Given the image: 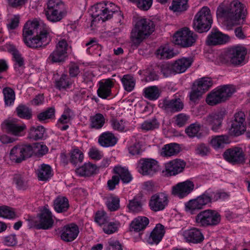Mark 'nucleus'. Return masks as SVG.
Masks as SVG:
<instances>
[{
    "instance_id": "1",
    "label": "nucleus",
    "mask_w": 250,
    "mask_h": 250,
    "mask_svg": "<svg viewBox=\"0 0 250 250\" xmlns=\"http://www.w3.org/2000/svg\"><path fill=\"white\" fill-rule=\"evenodd\" d=\"M218 18H223L226 21L233 25L240 23L247 15V10L245 5L238 0H234L229 4L225 2L221 3L216 11Z\"/></svg>"
},
{
    "instance_id": "2",
    "label": "nucleus",
    "mask_w": 250,
    "mask_h": 250,
    "mask_svg": "<svg viewBox=\"0 0 250 250\" xmlns=\"http://www.w3.org/2000/svg\"><path fill=\"white\" fill-rule=\"evenodd\" d=\"M93 22L101 20L103 22L110 19L113 14L117 18V22L121 24L123 23L124 17L120 8L113 3L100 2L93 8Z\"/></svg>"
},
{
    "instance_id": "3",
    "label": "nucleus",
    "mask_w": 250,
    "mask_h": 250,
    "mask_svg": "<svg viewBox=\"0 0 250 250\" xmlns=\"http://www.w3.org/2000/svg\"><path fill=\"white\" fill-rule=\"evenodd\" d=\"M226 196L227 194L225 193L214 192L208 189L201 195L186 203L185 204L186 210L191 214H194L211 202L216 201Z\"/></svg>"
},
{
    "instance_id": "4",
    "label": "nucleus",
    "mask_w": 250,
    "mask_h": 250,
    "mask_svg": "<svg viewBox=\"0 0 250 250\" xmlns=\"http://www.w3.org/2000/svg\"><path fill=\"white\" fill-rule=\"evenodd\" d=\"M155 25L152 21L148 19L142 18L138 20L132 29L130 39L132 43L139 45L145 39L154 31Z\"/></svg>"
},
{
    "instance_id": "5",
    "label": "nucleus",
    "mask_w": 250,
    "mask_h": 250,
    "mask_svg": "<svg viewBox=\"0 0 250 250\" xmlns=\"http://www.w3.org/2000/svg\"><path fill=\"white\" fill-rule=\"evenodd\" d=\"M235 92V87L233 85L226 84L219 86L208 95L206 102L210 105H215L225 102Z\"/></svg>"
},
{
    "instance_id": "6",
    "label": "nucleus",
    "mask_w": 250,
    "mask_h": 250,
    "mask_svg": "<svg viewBox=\"0 0 250 250\" xmlns=\"http://www.w3.org/2000/svg\"><path fill=\"white\" fill-rule=\"evenodd\" d=\"M212 23L210 11L207 6L202 7L195 15L193 21L194 29L199 33L207 32Z\"/></svg>"
},
{
    "instance_id": "7",
    "label": "nucleus",
    "mask_w": 250,
    "mask_h": 250,
    "mask_svg": "<svg viewBox=\"0 0 250 250\" xmlns=\"http://www.w3.org/2000/svg\"><path fill=\"white\" fill-rule=\"evenodd\" d=\"M195 221L200 227L214 226L220 222L221 215L216 210L208 209L199 212L196 216Z\"/></svg>"
},
{
    "instance_id": "8",
    "label": "nucleus",
    "mask_w": 250,
    "mask_h": 250,
    "mask_svg": "<svg viewBox=\"0 0 250 250\" xmlns=\"http://www.w3.org/2000/svg\"><path fill=\"white\" fill-rule=\"evenodd\" d=\"M38 216L39 220H29V225L31 228L37 229H49L52 228L54 222L53 215L46 207H44Z\"/></svg>"
},
{
    "instance_id": "9",
    "label": "nucleus",
    "mask_w": 250,
    "mask_h": 250,
    "mask_svg": "<svg viewBox=\"0 0 250 250\" xmlns=\"http://www.w3.org/2000/svg\"><path fill=\"white\" fill-rule=\"evenodd\" d=\"M113 172L115 174L113 175L111 179H109L107 183V188L109 190H113L118 185L120 179L125 184L129 183L132 180V177L127 168L117 166L114 167Z\"/></svg>"
},
{
    "instance_id": "10",
    "label": "nucleus",
    "mask_w": 250,
    "mask_h": 250,
    "mask_svg": "<svg viewBox=\"0 0 250 250\" xmlns=\"http://www.w3.org/2000/svg\"><path fill=\"white\" fill-rule=\"evenodd\" d=\"M197 38V35L187 27L178 31L173 36L175 43L183 47L192 46L195 42Z\"/></svg>"
},
{
    "instance_id": "11",
    "label": "nucleus",
    "mask_w": 250,
    "mask_h": 250,
    "mask_svg": "<svg viewBox=\"0 0 250 250\" xmlns=\"http://www.w3.org/2000/svg\"><path fill=\"white\" fill-rule=\"evenodd\" d=\"M226 115L225 109H220L209 113L204 118L205 125L210 126L214 132H218L222 126L223 121Z\"/></svg>"
},
{
    "instance_id": "12",
    "label": "nucleus",
    "mask_w": 250,
    "mask_h": 250,
    "mask_svg": "<svg viewBox=\"0 0 250 250\" xmlns=\"http://www.w3.org/2000/svg\"><path fill=\"white\" fill-rule=\"evenodd\" d=\"M68 43L66 40L62 39L58 42L55 49L49 55L47 61L51 63H60L64 62L67 57Z\"/></svg>"
},
{
    "instance_id": "13",
    "label": "nucleus",
    "mask_w": 250,
    "mask_h": 250,
    "mask_svg": "<svg viewBox=\"0 0 250 250\" xmlns=\"http://www.w3.org/2000/svg\"><path fill=\"white\" fill-rule=\"evenodd\" d=\"M50 30L44 32L41 31L31 39L28 38L23 39L24 42L29 47L36 48L44 47L51 41Z\"/></svg>"
},
{
    "instance_id": "14",
    "label": "nucleus",
    "mask_w": 250,
    "mask_h": 250,
    "mask_svg": "<svg viewBox=\"0 0 250 250\" xmlns=\"http://www.w3.org/2000/svg\"><path fill=\"white\" fill-rule=\"evenodd\" d=\"M32 155V150L31 145H17L11 150L9 158L12 162L19 163Z\"/></svg>"
},
{
    "instance_id": "15",
    "label": "nucleus",
    "mask_w": 250,
    "mask_h": 250,
    "mask_svg": "<svg viewBox=\"0 0 250 250\" xmlns=\"http://www.w3.org/2000/svg\"><path fill=\"white\" fill-rule=\"evenodd\" d=\"M50 30L49 27L42 21L37 20L28 21L24 25L22 31L23 39L32 36L35 33H40Z\"/></svg>"
},
{
    "instance_id": "16",
    "label": "nucleus",
    "mask_w": 250,
    "mask_h": 250,
    "mask_svg": "<svg viewBox=\"0 0 250 250\" xmlns=\"http://www.w3.org/2000/svg\"><path fill=\"white\" fill-rule=\"evenodd\" d=\"M247 52L246 48L241 46H236L230 48L228 55L230 62L235 66L244 64Z\"/></svg>"
},
{
    "instance_id": "17",
    "label": "nucleus",
    "mask_w": 250,
    "mask_h": 250,
    "mask_svg": "<svg viewBox=\"0 0 250 250\" xmlns=\"http://www.w3.org/2000/svg\"><path fill=\"white\" fill-rule=\"evenodd\" d=\"M137 168L143 175H153L158 170V162L153 159L142 158L138 162Z\"/></svg>"
},
{
    "instance_id": "18",
    "label": "nucleus",
    "mask_w": 250,
    "mask_h": 250,
    "mask_svg": "<svg viewBox=\"0 0 250 250\" xmlns=\"http://www.w3.org/2000/svg\"><path fill=\"white\" fill-rule=\"evenodd\" d=\"M223 157L227 161L233 165L243 164L245 161V154L240 147L228 149L224 153Z\"/></svg>"
},
{
    "instance_id": "19",
    "label": "nucleus",
    "mask_w": 250,
    "mask_h": 250,
    "mask_svg": "<svg viewBox=\"0 0 250 250\" xmlns=\"http://www.w3.org/2000/svg\"><path fill=\"white\" fill-rule=\"evenodd\" d=\"M186 165L184 160L176 159L165 163L163 172L167 176H175L183 171Z\"/></svg>"
},
{
    "instance_id": "20",
    "label": "nucleus",
    "mask_w": 250,
    "mask_h": 250,
    "mask_svg": "<svg viewBox=\"0 0 250 250\" xmlns=\"http://www.w3.org/2000/svg\"><path fill=\"white\" fill-rule=\"evenodd\" d=\"M168 202L167 194L159 192L153 195L149 200L150 208L155 212L163 210L167 206Z\"/></svg>"
},
{
    "instance_id": "21",
    "label": "nucleus",
    "mask_w": 250,
    "mask_h": 250,
    "mask_svg": "<svg viewBox=\"0 0 250 250\" xmlns=\"http://www.w3.org/2000/svg\"><path fill=\"white\" fill-rule=\"evenodd\" d=\"M194 188V184L190 180L178 183L172 188V194L179 198H183L190 193Z\"/></svg>"
},
{
    "instance_id": "22",
    "label": "nucleus",
    "mask_w": 250,
    "mask_h": 250,
    "mask_svg": "<svg viewBox=\"0 0 250 250\" xmlns=\"http://www.w3.org/2000/svg\"><path fill=\"white\" fill-rule=\"evenodd\" d=\"M79 232V227L76 224L70 223L61 228L60 237L64 242H70L76 239Z\"/></svg>"
},
{
    "instance_id": "23",
    "label": "nucleus",
    "mask_w": 250,
    "mask_h": 250,
    "mask_svg": "<svg viewBox=\"0 0 250 250\" xmlns=\"http://www.w3.org/2000/svg\"><path fill=\"white\" fill-rule=\"evenodd\" d=\"M3 125L6 131L15 136H21L26 128L24 124H20L17 119H11L5 121Z\"/></svg>"
},
{
    "instance_id": "24",
    "label": "nucleus",
    "mask_w": 250,
    "mask_h": 250,
    "mask_svg": "<svg viewBox=\"0 0 250 250\" xmlns=\"http://www.w3.org/2000/svg\"><path fill=\"white\" fill-rule=\"evenodd\" d=\"M159 105L166 112L172 113L181 111L184 106V103L179 98L164 99Z\"/></svg>"
},
{
    "instance_id": "25",
    "label": "nucleus",
    "mask_w": 250,
    "mask_h": 250,
    "mask_svg": "<svg viewBox=\"0 0 250 250\" xmlns=\"http://www.w3.org/2000/svg\"><path fill=\"white\" fill-rule=\"evenodd\" d=\"M183 236L187 242L193 244L200 243L204 239V235L201 229L196 228L185 230Z\"/></svg>"
},
{
    "instance_id": "26",
    "label": "nucleus",
    "mask_w": 250,
    "mask_h": 250,
    "mask_svg": "<svg viewBox=\"0 0 250 250\" xmlns=\"http://www.w3.org/2000/svg\"><path fill=\"white\" fill-rule=\"evenodd\" d=\"M114 83L115 81L112 79H103L99 81V86L97 90L98 95L103 99H105L109 96Z\"/></svg>"
},
{
    "instance_id": "27",
    "label": "nucleus",
    "mask_w": 250,
    "mask_h": 250,
    "mask_svg": "<svg viewBox=\"0 0 250 250\" xmlns=\"http://www.w3.org/2000/svg\"><path fill=\"white\" fill-rule=\"evenodd\" d=\"M228 40L227 35L222 34L216 29H213L208 35L207 42L210 45H216L226 43Z\"/></svg>"
},
{
    "instance_id": "28",
    "label": "nucleus",
    "mask_w": 250,
    "mask_h": 250,
    "mask_svg": "<svg viewBox=\"0 0 250 250\" xmlns=\"http://www.w3.org/2000/svg\"><path fill=\"white\" fill-rule=\"evenodd\" d=\"M118 139L115 135L110 131L102 133L99 137L98 143L100 145L104 147H111L117 143Z\"/></svg>"
},
{
    "instance_id": "29",
    "label": "nucleus",
    "mask_w": 250,
    "mask_h": 250,
    "mask_svg": "<svg viewBox=\"0 0 250 250\" xmlns=\"http://www.w3.org/2000/svg\"><path fill=\"white\" fill-rule=\"evenodd\" d=\"M165 231L164 226L160 224L156 225L147 239L148 243L153 245L158 244L162 239Z\"/></svg>"
},
{
    "instance_id": "30",
    "label": "nucleus",
    "mask_w": 250,
    "mask_h": 250,
    "mask_svg": "<svg viewBox=\"0 0 250 250\" xmlns=\"http://www.w3.org/2000/svg\"><path fill=\"white\" fill-rule=\"evenodd\" d=\"M193 60L191 58H182L175 61L172 64V68L175 73H182L189 68Z\"/></svg>"
},
{
    "instance_id": "31",
    "label": "nucleus",
    "mask_w": 250,
    "mask_h": 250,
    "mask_svg": "<svg viewBox=\"0 0 250 250\" xmlns=\"http://www.w3.org/2000/svg\"><path fill=\"white\" fill-rule=\"evenodd\" d=\"M105 122V119L103 114L96 113L90 116L89 119V127L94 130H99L104 125Z\"/></svg>"
},
{
    "instance_id": "32",
    "label": "nucleus",
    "mask_w": 250,
    "mask_h": 250,
    "mask_svg": "<svg viewBox=\"0 0 250 250\" xmlns=\"http://www.w3.org/2000/svg\"><path fill=\"white\" fill-rule=\"evenodd\" d=\"M149 222V219L145 216H138L132 221L130 224V230L139 232L146 229Z\"/></svg>"
},
{
    "instance_id": "33",
    "label": "nucleus",
    "mask_w": 250,
    "mask_h": 250,
    "mask_svg": "<svg viewBox=\"0 0 250 250\" xmlns=\"http://www.w3.org/2000/svg\"><path fill=\"white\" fill-rule=\"evenodd\" d=\"M230 143L228 135H221L213 136L210 141V144L215 149L223 148L225 145Z\"/></svg>"
},
{
    "instance_id": "34",
    "label": "nucleus",
    "mask_w": 250,
    "mask_h": 250,
    "mask_svg": "<svg viewBox=\"0 0 250 250\" xmlns=\"http://www.w3.org/2000/svg\"><path fill=\"white\" fill-rule=\"evenodd\" d=\"M37 174L39 180L46 181L52 176L53 172L50 166L43 164L38 168Z\"/></svg>"
},
{
    "instance_id": "35",
    "label": "nucleus",
    "mask_w": 250,
    "mask_h": 250,
    "mask_svg": "<svg viewBox=\"0 0 250 250\" xmlns=\"http://www.w3.org/2000/svg\"><path fill=\"white\" fill-rule=\"evenodd\" d=\"M97 166L91 163H85L82 167L76 169L77 173L81 176H90L95 173Z\"/></svg>"
},
{
    "instance_id": "36",
    "label": "nucleus",
    "mask_w": 250,
    "mask_h": 250,
    "mask_svg": "<svg viewBox=\"0 0 250 250\" xmlns=\"http://www.w3.org/2000/svg\"><path fill=\"white\" fill-rule=\"evenodd\" d=\"M177 53L168 45H162L156 50L157 57L161 59H169L176 55Z\"/></svg>"
},
{
    "instance_id": "37",
    "label": "nucleus",
    "mask_w": 250,
    "mask_h": 250,
    "mask_svg": "<svg viewBox=\"0 0 250 250\" xmlns=\"http://www.w3.org/2000/svg\"><path fill=\"white\" fill-rule=\"evenodd\" d=\"M180 151L179 145L171 143L165 145L161 150V155L163 157H171L177 154Z\"/></svg>"
},
{
    "instance_id": "38",
    "label": "nucleus",
    "mask_w": 250,
    "mask_h": 250,
    "mask_svg": "<svg viewBox=\"0 0 250 250\" xmlns=\"http://www.w3.org/2000/svg\"><path fill=\"white\" fill-rule=\"evenodd\" d=\"M54 207L57 212L67 211L69 207L68 199L64 196H59L54 201Z\"/></svg>"
},
{
    "instance_id": "39",
    "label": "nucleus",
    "mask_w": 250,
    "mask_h": 250,
    "mask_svg": "<svg viewBox=\"0 0 250 250\" xmlns=\"http://www.w3.org/2000/svg\"><path fill=\"white\" fill-rule=\"evenodd\" d=\"M109 123L112 128L114 130L124 132L128 129L127 123L123 119L119 120L113 117L110 120Z\"/></svg>"
},
{
    "instance_id": "40",
    "label": "nucleus",
    "mask_w": 250,
    "mask_h": 250,
    "mask_svg": "<svg viewBox=\"0 0 250 250\" xmlns=\"http://www.w3.org/2000/svg\"><path fill=\"white\" fill-rule=\"evenodd\" d=\"M71 83L70 79L65 74H62L59 79L55 81V86L60 90L69 88Z\"/></svg>"
},
{
    "instance_id": "41",
    "label": "nucleus",
    "mask_w": 250,
    "mask_h": 250,
    "mask_svg": "<svg viewBox=\"0 0 250 250\" xmlns=\"http://www.w3.org/2000/svg\"><path fill=\"white\" fill-rule=\"evenodd\" d=\"M121 82L125 91L130 92L134 89L136 81L133 76L125 75L121 79Z\"/></svg>"
},
{
    "instance_id": "42",
    "label": "nucleus",
    "mask_w": 250,
    "mask_h": 250,
    "mask_svg": "<svg viewBox=\"0 0 250 250\" xmlns=\"http://www.w3.org/2000/svg\"><path fill=\"white\" fill-rule=\"evenodd\" d=\"M45 14L47 19L52 22L60 21L65 15L64 11L57 12L56 10H45Z\"/></svg>"
},
{
    "instance_id": "43",
    "label": "nucleus",
    "mask_w": 250,
    "mask_h": 250,
    "mask_svg": "<svg viewBox=\"0 0 250 250\" xmlns=\"http://www.w3.org/2000/svg\"><path fill=\"white\" fill-rule=\"evenodd\" d=\"M160 94V90L156 86H149L144 89V97L149 100H157Z\"/></svg>"
},
{
    "instance_id": "44",
    "label": "nucleus",
    "mask_w": 250,
    "mask_h": 250,
    "mask_svg": "<svg viewBox=\"0 0 250 250\" xmlns=\"http://www.w3.org/2000/svg\"><path fill=\"white\" fill-rule=\"evenodd\" d=\"M70 161L74 165L83 162L84 155L82 150L77 147H74L70 153Z\"/></svg>"
},
{
    "instance_id": "45",
    "label": "nucleus",
    "mask_w": 250,
    "mask_h": 250,
    "mask_svg": "<svg viewBox=\"0 0 250 250\" xmlns=\"http://www.w3.org/2000/svg\"><path fill=\"white\" fill-rule=\"evenodd\" d=\"M105 205L110 211H115L120 208V198L115 195H110L106 198Z\"/></svg>"
},
{
    "instance_id": "46",
    "label": "nucleus",
    "mask_w": 250,
    "mask_h": 250,
    "mask_svg": "<svg viewBox=\"0 0 250 250\" xmlns=\"http://www.w3.org/2000/svg\"><path fill=\"white\" fill-rule=\"evenodd\" d=\"M55 109L54 107H50L39 113L37 117L40 122L45 123L46 121L53 119L55 117Z\"/></svg>"
},
{
    "instance_id": "47",
    "label": "nucleus",
    "mask_w": 250,
    "mask_h": 250,
    "mask_svg": "<svg viewBox=\"0 0 250 250\" xmlns=\"http://www.w3.org/2000/svg\"><path fill=\"white\" fill-rule=\"evenodd\" d=\"M160 123L157 119L154 117L152 119L146 120L142 123L141 129L145 131L153 130L159 127Z\"/></svg>"
},
{
    "instance_id": "48",
    "label": "nucleus",
    "mask_w": 250,
    "mask_h": 250,
    "mask_svg": "<svg viewBox=\"0 0 250 250\" xmlns=\"http://www.w3.org/2000/svg\"><path fill=\"white\" fill-rule=\"evenodd\" d=\"M188 0H173L169 9L173 12H182L187 10Z\"/></svg>"
},
{
    "instance_id": "49",
    "label": "nucleus",
    "mask_w": 250,
    "mask_h": 250,
    "mask_svg": "<svg viewBox=\"0 0 250 250\" xmlns=\"http://www.w3.org/2000/svg\"><path fill=\"white\" fill-rule=\"evenodd\" d=\"M18 217L19 215L14 208L7 206L0 207V217L13 219Z\"/></svg>"
},
{
    "instance_id": "50",
    "label": "nucleus",
    "mask_w": 250,
    "mask_h": 250,
    "mask_svg": "<svg viewBox=\"0 0 250 250\" xmlns=\"http://www.w3.org/2000/svg\"><path fill=\"white\" fill-rule=\"evenodd\" d=\"M45 132L43 126H32L30 129L29 137L34 140L42 139Z\"/></svg>"
},
{
    "instance_id": "51",
    "label": "nucleus",
    "mask_w": 250,
    "mask_h": 250,
    "mask_svg": "<svg viewBox=\"0 0 250 250\" xmlns=\"http://www.w3.org/2000/svg\"><path fill=\"white\" fill-rule=\"evenodd\" d=\"M12 55L15 61L14 68L16 71H19V73H21L24 64L23 58L19 52L16 49L13 50Z\"/></svg>"
},
{
    "instance_id": "52",
    "label": "nucleus",
    "mask_w": 250,
    "mask_h": 250,
    "mask_svg": "<svg viewBox=\"0 0 250 250\" xmlns=\"http://www.w3.org/2000/svg\"><path fill=\"white\" fill-rule=\"evenodd\" d=\"M17 114L21 118L30 119L32 117V111L25 105L20 104L16 108Z\"/></svg>"
},
{
    "instance_id": "53",
    "label": "nucleus",
    "mask_w": 250,
    "mask_h": 250,
    "mask_svg": "<svg viewBox=\"0 0 250 250\" xmlns=\"http://www.w3.org/2000/svg\"><path fill=\"white\" fill-rule=\"evenodd\" d=\"M3 94L5 104L7 106L12 105L15 100V94L14 91L10 87H6L3 89Z\"/></svg>"
},
{
    "instance_id": "54",
    "label": "nucleus",
    "mask_w": 250,
    "mask_h": 250,
    "mask_svg": "<svg viewBox=\"0 0 250 250\" xmlns=\"http://www.w3.org/2000/svg\"><path fill=\"white\" fill-rule=\"evenodd\" d=\"M14 182L20 190H25L28 188L27 182L24 176L21 174H16L14 177Z\"/></svg>"
},
{
    "instance_id": "55",
    "label": "nucleus",
    "mask_w": 250,
    "mask_h": 250,
    "mask_svg": "<svg viewBox=\"0 0 250 250\" xmlns=\"http://www.w3.org/2000/svg\"><path fill=\"white\" fill-rule=\"evenodd\" d=\"M246 130L245 124L232 122L230 128L231 133L234 136H239Z\"/></svg>"
},
{
    "instance_id": "56",
    "label": "nucleus",
    "mask_w": 250,
    "mask_h": 250,
    "mask_svg": "<svg viewBox=\"0 0 250 250\" xmlns=\"http://www.w3.org/2000/svg\"><path fill=\"white\" fill-rule=\"evenodd\" d=\"M47 5L45 10H56L57 12L63 11L64 5L61 0H48Z\"/></svg>"
},
{
    "instance_id": "57",
    "label": "nucleus",
    "mask_w": 250,
    "mask_h": 250,
    "mask_svg": "<svg viewBox=\"0 0 250 250\" xmlns=\"http://www.w3.org/2000/svg\"><path fill=\"white\" fill-rule=\"evenodd\" d=\"M109 219L107 213L104 210H99L95 214V221L99 226H104Z\"/></svg>"
},
{
    "instance_id": "58",
    "label": "nucleus",
    "mask_w": 250,
    "mask_h": 250,
    "mask_svg": "<svg viewBox=\"0 0 250 250\" xmlns=\"http://www.w3.org/2000/svg\"><path fill=\"white\" fill-rule=\"evenodd\" d=\"M73 116V111L68 107L65 108L62 114L59 119L58 121V124H61V125H63L68 123L71 120L72 117Z\"/></svg>"
},
{
    "instance_id": "59",
    "label": "nucleus",
    "mask_w": 250,
    "mask_h": 250,
    "mask_svg": "<svg viewBox=\"0 0 250 250\" xmlns=\"http://www.w3.org/2000/svg\"><path fill=\"white\" fill-rule=\"evenodd\" d=\"M32 150V154L44 155L48 152L47 147L41 143H34L31 145Z\"/></svg>"
},
{
    "instance_id": "60",
    "label": "nucleus",
    "mask_w": 250,
    "mask_h": 250,
    "mask_svg": "<svg viewBox=\"0 0 250 250\" xmlns=\"http://www.w3.org/2000/svg\"><path fill=\"white\" fill-rule=\"evenodd\" d=\"M212 82L209 78H202L198 82L197 86L204 93L212 86Z\"/></svg>"
},
{
    "instance_id": "61",
    "label": "nucleus",
    "mask_w": 250,
    "mask_h": 250,
    "mask_svg": "<svg viewBox=\"0 0 250 250\" xmlns=\"http://www.w3.org/2000/svg\"><path fill=\"white\" fill-rule=\"evenodd\" d=\"M129 1L136 3L138 7L141 10H148L151 6L153 0H128Z\"/></svg>"
},
{
    "instance_id": "62",
    "label": "nucleus",
    "mask_w": 250,
    "mask_h": 250,
    "mask_svg": "<svg viewBox=\"0 0 250 250\" xmlns=\"http://www.w3.org/2000/svg\"><path fill=\"white\" fill-rule=\"evenodd\" d=\"M200 128L201 126L199 124H192L186 128V133L189 137H194L198 136Z\"/></svg>"
},
{
    "instance_id": "63",
    "label": "nucleus",
    "mask_w": 250,
    "mask_h": 250,
    "mask_svg": "<svg viewBox=\"0 0 250 250\" xmlns=\"http://www.w3.org/2000/svg\"><path fill=\"white\" fill-rule=\"evenodd\" d=\"M189 118V116L185 113L178 114L174 118L175 124L180 127L187 124Z\"/></svg>"
},
{
    "instance_id": "64",
    "label": "nucleus",
    "mask_w": 250,
    "mask_h": 250,
    "mask_svg": "<svg viewBox=\"0 0 250 250\" xmlns=\"http://www.w3.org/2000/svg\"><path fill=\"white\" fill-rule=\"evenodd\" d=\"M118 224L117 223L107 222L103 227L104 232L107 234L115 233L118 230Z\"/></svg>"
}]
</instances>
